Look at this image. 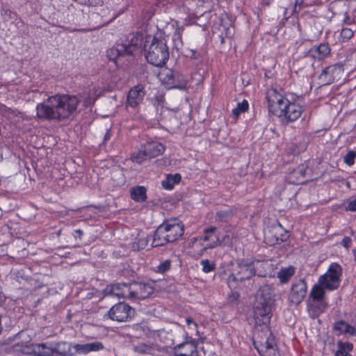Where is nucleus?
<instances>
[{
	"mask_svg": "<svg viewBox=\"0 0 356 356\" xmlns=\"http://www.w3.org/2000/svg\"><path fill=\"white\" fill-rule=\"evenodd\" d=\"M87 350L88 353L90 352H97L102 350L104 348V344L98 341L92 342V343H87Z\"/></svg>",
	"mask_w": 356,
	"mask_h": 356,
	"instance_id": "nucleus-40",
	"label": "nucleus"
},
{
	"mask_svg": "<svg viewBox=\"0 0 356 356\" xmlns=\"http://www.w3.org/2000/svg\"><path fill=\"white\" fill-rule=\"evenodd\" d=\"M342 23L344 25L350 26L355 23V19L353 17H351L348 12H346L343 14Z\"/></svg>",
	"mask_w": 356,
	"mask_h": 356,
	"instance_id": "nucleus-46",
	"label": "nucleus"
},
{
	"mask_svg": "<svg viewBox=\"0 0 356 356\" xmlns=\"http://www.w3.org/2000/svg\"><path fill=\"white\" fill-rule=\"evenodd\" d=\"M204 243H202V239H201L200 237H195L193 238L191 241V250L189 252L191 255L193 257H200L203 254L204 252H200L199 251L201 250L202 247H204Z\"/></svg>",
	"mask_w": 356,
	"mask_h": 356,
	"instance_id": "nucleus-29",
	"label": "nucleus"
},
{
	"mask_svg": "<svg viewBox=\"0 0 356 356\" xmlns=\"http://www.w3.org/2000/svg\"><path fill=\"white\" fill-rule=\"evenodd\" d=\"M290 236L287 232L280 223L268 226L264 230V242L269 246L280 244L286 241Z\"/></svg>",
	"mask_w": 356,
	"mask_h": 356,
	"instance_id": "nucleus-9",
	"label": "nucleus"
},
{
	"mask_svg": "<svg viewBox=\"0 0 356 356\" xmlns=\"http://www.w3.org/2000/svg\"><path fill=\"white\" fill-rule=\"evenodd\" d=\"M265 348H266V350L272 349V348H273V346H272V344H271V343H270L268 342V340H266V341Z\"/></svg>",
	"mask_w": 356,
	"mask_h": 356,
	"instance_id": "nucleus-54",
	"label": "nucleus"
},
{
	"mask_svg": "<svg viewBox=\"0 0 356 356\" xmlns=\"http://www.w3.org/2000/svg\"><path fill=\"white\" fill-rule=\"evenodd\" d=\"M356 154L353 150H349L348 153L343 156V162L348 166H352L355 163Z\"/></svg>",
	"mask_w": 356,
	"mask_h": 356,
	"instance_id": "nucleus-41",
	"label": "nucleus"
},
{
	"mask_svg": "<svg viewBox=\"0 0 356 356\" xmlns=\"http://www.w3.org/2000/svg\"><path fill=\"white\" fill-rule=\"evenodd\" d=\"M306 0H296V6H298L299 9H300Z\"/></svg>",
	"mask_w": 356,
	"mask_h": 356,
	"instance_id": "nucleus-52",
	"label": "nucleus"
},
{
	"mask_svg": "<svg viewBox=\"0 0 356 356\" xmlns=\"http://www.w3.org/2000/svg\"><path fill=\"white\" fill-rule=\"evenodd\" d=\"M342 273L341 265L332 262L328 266L326 272L319 277L318 282L329 291L337 290L340 286Z\"/></svg>",
	"mask_w": 356,
	"mask_h": 356,
	"instance_id": "nucleus-7",
	"label": "nucleus"
},
{
	"mask_svg": "<svg viewBox=\"0 0 356 356\" xmlns=\"http://www.w3.org/2000/svg\"><path fill=\"white\" fill-rule=\"evenodd\" d=\"M72 348L74 350V353L76 354L79 355H87L88 353V348H87V343L84 344H80V343H75L72 346Z\"/></svg>",
	"mask_w": 356,
	"mask_h": 356,
	"instance_id": "nucleus-42",
	"label": "nucleus"
},
{
	"mask_svg": "<svg viewBox=\"0 0 356 356\" xmlns=\"http://www.w3.org/2000/svg\"><path fill=\"white\" fill-rule=\"evenodd\" d=\"M147 61L156 67L164 66L169 60V49L167 42L161 35L154 36L148 49L145 50Z\"/></svg>",
	"mask_w": 356,
	"mask_h": 356,
	"instance_id": "nucleus-5",
	"label": "nucleus"
},
{
	"mask_svg": "<svg viewBox=\"0 0 356 356\" xmlns=\"http://www.w3.org/2000/svg\"><path fill=\"white\" fill-rule=\"evenodd\" d=\"M341 244L344 248L348 249L352 245V239L349 236H344L341 240Z\"/></svg>",
	"mask_w": 356,
	"mask_h": 356,
	"instance_id": "nucleus-47",
	"label": "nucleus"
},
{
	"mask_svg": "<svg viewBox=\"0 0 356 356\" xmlns=\"http://www.w3.org/2000/svg\"><path fill=\"white\" fill-rule=\"evenodd\" d=\"M133 299H145L153 293V288L149 284L143 282H134L131 283Z\"/></svg>",
	"mask_w": 356,
	"mask_h": 356,
	"instance_id": "nucleus-17",
	"label": "nucleus"
},
{
	"mask_svg": "<svg viewBox=\"0 0 356 356\" xmlns=\"http://www.w3.org/2000/svg\"><path fill=\"white\" fill-rule=\"evenodd\" d=\"M148 159L161 155L165 152V146L161 143L151 141L143 144Z\"/></svg>",
	"mask_w": 356,
	"mask_h": 356,
	"instance_id": "nucleus-19",
	"label": "nucleus"
},
{
	"mask_svg": "<svg viewBox=\"0 0 356 356\" xmlns=\"http://www.w3.org/2000/svg\"><path fill=\"white\" fill-rule=\"evenodd\" d=\"M254 347L255 348L257 349L258 353L259 354L260 356H264V351L261 348H260L259 347L257 346V345L254 343Z\"/></svg>",
	"mask_w": 356,
	"mask_h": 356,
	"instance_id": "nucleus-53",
	"label": "nucleus"
},
{
	"mask_svg": "<svg viewBox=\"0 0 356 356\" xmlns=\"http://www.w3.org/2000/svg\"><path fill=\"white\" fill-rule=\"evenodd\" d=\"M330 47L327 43H321L313 47L309 51L310 56L315 60H322L330 54Z\"/></svg>",
	"mask_w": 356,
	"mask_h": 356,
	"instance_id": "nucleus-20",
	"label": "nucleus"
},
{
	"mask_svg": "<svg viewBox=\"0 0 356 356\" xmlns=\"http://www.w3.org/2000/svg\"><path fill=\"white\" fill-rule=\"evenodd\" d=\"M190 51L191 53V55H190L191 58H192V59H197L199 58V55L197 54L196 51L191 49Z\"/></svg>",
	"mask_w": 356,
	"mask_h": 356,
	"instance_id": "nucleus-51",
	"label": "nucleus"
},
{
	"mask_svg": "<svg viewBox=\"0 0 356 356\" xmlns=\"http://www.w3.org/2000/svg\"><path fill=\"white\" fill-rule=\"evenodd\" d=\"M334 327L336 330H339L344 333H350L353 334L355 332L354 327L344 321H339L336 322Z\"/></svg>",
	"mask_w": 356,
	"mask_h": 356,
	"instance_id": "nucleus-35",
	"label": "nucleus"
},
{
	"mask_svg": "<svg viewBox=\"0 0 356 356\" xmlns=\"http://www.w3.org/2000/svg\"><path fill=\"white\" fill-rule=\"evenodd\" d=\"M327 307V304L323 301L316 302V303L307 304V309L311 318H316L319 317Z\"/></svg>",
	"mask_w": 356,
	"mask_h": 356,
	"instance_id": "nucleus-23",
	"label": "nucleus"
},
{
	"mask_svg": "<svg viewBox=\"0 0 356 356\" xmlns=\"http://www.w3.org/2000/svg\"><path fill=\"white\" fill-rule=\"evenodd\" d=\"M145 90L143 85L132 87L127 94L126 108L136 109L144 99Z\"/></svg>",
	"mask_w": 356,
	"mask_h": 356,
	"instance_id": "nucleus-13",
	"label": "nucleus"
},
{
	"mask_svg": "<svg viewBox=\"0 0 356 356\" xmlns=\"http://www.w3.org/2000/svg\"><path fill=\"white\" fill-rule=\"evenodd\" d=\"M149 238L144 233H139L131 243V248L134 251H140L148 245Z\"/></svg>",
	"mask_w": 356,
	"mask_h": 356,
	"instance_id": "nucleus-25",
	"label": "nucleus"
},
{
	"mask_svg": "<svg viewBox=\"0 0 356 356\" xmlns=\"http://www.w3.org/2000/svg\"><path fill=\"white\" fill-rule=\"evenodd\" d=\"M232 216L231 210H220L218 211L216 213V220L221 222L228 221Z\"/></svg>",
	"mask_w": 356,
	"mask_h": 356,
	"instance_id": "nucleus-37",
	"label": "nucleus"
},
{
	"mask_svg": "<svg viewBox=\"0 0 356 356\" xmlns=\"http://www.w3.org/2000/svg\"><path fill=\"white\" fill-rule=\"evenodd\" d=\"M353 254H354L355 261L356 262V250H353Z\"/></svg>",
	"mask_w": 356,
	"mask_h": 356,
	"instance_id": "nucleus-57",
	"label": "nucleus"
},
{
	"mask_svg": "<svg viewBox=\"0 0 356 356\" xmlns=\"http://www.w3.org/2000/svg\"><path fill=\"white\" fill-rule=\"evenodd\" d=\"M54 95L48 97L42 102L38 103L35 106L36 118L40 120H56L59 121L58 111L55 101L52 99Z\"/></svg>",
	"mask_w": 356,
	"mask_h": 356,
	"instance_id": "nucleus-10",
	"label": "nucleus"
},
{
	"mask_svg": "<svg viewBox=\"0 0 356 356\" xmlns=\"http://www.w3.org/2000/svg\"><path fill=\"white\" fill-rule=\"evenodd\" d=\"M133 313V309L129 305L119 302L109 309L108 316L113 321L124 322L131 318Z\"/></svg>",
	"mask_w": 356,
	"mask_h": 356,
	"instance_id": "nucleus-12",
	"label": "nucleus"
},
{
	"mask_svg": "<svg viewBox=\"0 0 356 356\" xmlns=\"http://www.w3.org/2000/svg\"><path fill=\"white\" fill-rule=\"evenodd\" d=\"M171 268V261L169 259L162 261L158 266L156 272L159 273H165L170 270Z\"/></svg>",
	"mask_w": 356,
	"mask_h": 356,
	"instance_id": "nucleus-43",
	"label": "nucleus"
},
{
	"mask_svg": "<svg viewBox=\"0 0 356 356\" xmlns=\"http://www.w3.org/2000/svg\"><path fill=\"white\" fill-rule=\"evenodd\" d=\"M344 72L343 65L337 63L324 67L318 76L319 84L321 86L330 85L338 81Z\"/></svg>",
	"mask_w": 356,
	"mask_h": 356,
	"instance_id": "nucleus-11",
	"label": "nucleus"
},
{
	"mask_svg": "<svg viewBox=\"0 0 356 356\" xmlns=\"http://www.w3.org/2000/svg\"><path fill=\"white\" fill-rule=\"evenodd\" d=\"M355 31L350 28H343L340 32V40L342 42H346L354 36Z\"/></svg>",
	"mask_w": 356,
	"mask_h": 356,
	"instance_id": "nucleus-38",
	"label": "nucleus"
},
{
	"mask_svg": "<svg viewBox=\"0 0 356 356\" xmlns=\"http://www.w3.org/2000/svg\"><path fill=\"white\" fill-rule=\"evenodd\" d=\"M307 291V282L304 280H300L293 284L289 294L291 302L295 305H299L305 298Z\"/></svg>",
	"mask_w": 356,
	"mask_h": 356,
	"instance_id": "nucleus-15",
	"label": "nucleus"
},
{
	"mask_svg": "<svg viewBox=\"0 0 356 356\" xmlns=\"http://www.w3.org/2000/svg\"><path fill=\"white\" fill-rule=\"evenodd\" d=\"M131 198L138 203H143L147 199V188L143 186H134L130 189Z\"/></svg>",
	"mask_w": 356,
	"mask_h": 356,
	"instance_id": "nucleus-22",
	"label": "nucleus"
},
{
	"mask_svg": "<svg viewBox=\"0 0 356 356\" xmlns=\"http://www.w3.org/2000/svg\"><path fill=\"white\" fill-rule=\"evenodd\" d=\"M109 133L108 131L105 134L104 136V140H108L109 139Z\"/></svg>",
	"mask_w": 356,
	"mask_h": 356,
	"instance_id": "nucleus-56",
	"label": "nucleus"
},
{
	"mask_svg": "<svg viewBox=\"0 0 356 356\" xmlns=\"http://www.w3.org/2000/svg\"><path fill=\"white\" fill-rule=\"evenodd\" d=\"M202 267V271L205 273H209L214 271L216 269V264L214 262L210 261L209 259H203L200 261Z\"/></svg>",
	"mask_w": 356,
	"mask_h": 356,
	"instance_id": "nucleus-39",
	"label": "nucleus"
},
{
	"mask_svg": "<svg viewBox=\"0 0 356 356\" xmlns=\"http://www.w3.org/2000/svg\"><path fill=\"white\" fill-rule=\"evenodd\" d=\"M297 8H298V6H296V3L294 2V6H293V9L292 15L298 14L299 10H297Z\"/></svg>",
	"mask_w": 356,
	"mask_h": 356,
	"instance_id": "nucleus-55",
	"label": "nucleus"
},
{
	"mask_svg": "<svg viewBox=\"0 0 356 356\" xmlns=\"http://www.w3.org/2000/svg\"><path fill=\"white\" fill-rule=\"evenodd\" d=\"M130 159L132 162L138 164L142 163L143 161L148 159L145 149L143 145H140V147L137 151L131 154Z\"/></svg>",
	"mask_w": 356,
	"mask_h": 356,
	"instance_id": "nucleus-31",
	"label": "nucleus"
},
{
	"mask_svg": "<svg viewBox=\"0 0 356 356\" xmlns=\"http://www.w3.org/2000/svg\"><path fill=\"white\" fill-rule=\"evenodd\" d=\"M305 175L306 168L304 165H300L289 172L286 176V179L291 184H302L305 183Z\"/></svg>",
	"mask_w": 356,
	"mask_h": 356,
	"instance_id": "nucleus-18",
	"label": "nucleus"
},
{
	"mask_svg": "<svg viewBox=\"0 0 356 356\" xmlns=\"http://www.w3.org/2000/svg\"><path fill=\"white\" fill-rule=\"evenodd\" d=\"M346 209L350 211H356V197L348 202Z\"/></svg>",
	"mask_w": 356,
	"mask_h": 356,
	"instance_id": "nucleus-48",
	"label": "nucleus"
},
{
	"mask_svg": "<svg viewBox=\"0 0 356 356\" xmlns=\"http://www.w3.org/2000/svg\"><path fill=\"white\" fill-rule=\"evenodd\" d=\"M184 28L183 26L177 27L173 35V42L177 49L181 48L183 46L182 42V33Z\"/></svg>",
	"mask_w": 356,
	"mask_h": 356,
	"instance_id": "nucleus-36",
	"label": "nucleus"
},
{
	"mask_svg": "<svg viewBox=\"0 0 356 356\" xmlns=\"http://www.w3.org/2000/svg\"><path fill=\"white\" fill-rule=\"evenodd\" d=\"M253 312L256 325H266L270 323L272 315L268 305L261 303L254 308Z\"/></svg>",
	"mask_w": 356,
	"mask_h": 356,
	"instance_id": "nucleus-16",
	"label": "nucleus"
},
{
	"mask_svg": "<svg viewBox=\"0 0 356 356\" xmlns=\"http://www.w3.org/2000/svg\"><path fill=\"white\" fill-rule=\"evenodd\" d=\"M83 231L81 229H78L74 230V236L75 238H79L81 239L82 236H83Z\"/></svg>",
	"mask_w": 356,
	"mask_h": 356,
	"instance_id": "nucleus-50",
	"label": "nucleus"
},
{
	"mask_svg": "<svg viewBox=\"0 0 356 356\" xmlns=\"http://www.w3.org/2000/svg\"><path fill=\"white\" fill-rule=\"evenodd\" d=\"M216 231V227L215 226L204 229L202 236L199 237L202 239V243H204L205 246L202 247L201 250H199L200 253L205 252L208 249L214 248L219 245V238Z\"/></svg>",
	"mask_w": 356,
	"mask_h": 356,
	"instance_id": "nucleus-14",
	"label": "nucleus"
},
{
	"mask_svg": "<svg viewBox=\"0 0 356 356\" xmlns=\"http://www.w3.org/2000/svg\"><path fill=\"white\" fill-rule=\"evenodd\" d=\"M173 79L175 81V85L172 86V88H179V89H186L187 86L188 81L185 76L179 73L175 72Z\"/></svg>",
	"mask_w": 356,
	"mask_h": 356,
	"instance_id": "nucleus-34",
	"label": "nucleus"
},
{
	"mask_svg": "<svg viewBox=\"0 0 356 356\" xmlns=\"http://www.w3.org/2000/svg\"><path fill=\"white\" fill-rule=\"evenodd\" d=\"M71 344L67 342L56 343L53 347L49 348L46 344L38 343L26 345L22 343L14 345L15 352L21 353V356L47 355L51 354L54 356H70Z\"/></svg>",
	"mask_w": 356,
	"mask_h": 356,
	"instance_id": "nucleus-4",
	"label": "nucleus"
},
{
	"mask_svg": "<svg viewBox=\"0 0 356 356\" xmlns=\"http://www.w3.org/2000/svg\"><path fill=\"white\" fill-rule=\"evenodd\" d=\"M186 323L188 327H191V325H193L195 328H197V324L191 318H187L186 319Z\"/></svg>",
	"mask_w": 356,
	"mask_h": 356,
	"instance_id": "nucleus-49",
	"label": "nucleus"
},
{
	"mask_svg": "<svg viewBox=\"0 0 356 356\" xmlns=\"http://www.w3.org/2000/svg\"><path fill=\"white\" fill-rule=\"evenodd\" d=\"M184 232L183 223L177 218L165 220L154 231L153 247H159L177 241Z\"/></svg>",
	"mask_w": 356,
	"mask_h": 356,
	"instance_id": "nucleus-3",
	"label": "nucleus"
},
{
	"mask_svg": "<svg viewBox=\"0 0 356 356\" xmlns=\"http://www.w3.org/2000/svg\"><path fill=\"white\" fill-rule=\"evenodd\" d=\"M152 350V347L150 345L143 343L135 346V351L141 354L149 353Z\"/></svg>",
	"mask_w": 356,
	"mask_h": 356,
	"instance_id": "nucleus-44",
	"label": "nucleus"
},
{
	"mask_svg": "<svg viewBox=\"0 0 356 356\" xmlns=\"http://www.w3.org/2000/svg\"><path fill=\"white\" fill-rule=\"evenodd\" d=\"M232 268L230 275L228 277V282H238L250 279L255 275L254 264L248 260L241 259L236 263L232 264Z\"/></svg>",
	"mask_w": 356,
	"mask_h": 356,
	"instance_id": "nucleus-8",
	"label": "nucleus"
},
{
	"mask_svg": "<svg viewBox=\"0 0 356 356\" xmlns=\"http://www.w3.org/2000/svg\"><path fill=\"white\" fill-rule=\"evenodd\" d=\"M249 110V103L247 99H243L241 102H238L235 108L232 110V114L235 119H238L239 116Z\"/></svg>",
	"mask_w": 356,
	"mask_h": 356,
	"instance_id": "nucleus-33",
	"label": "nucleus"
},
{
	"mask_svg": "<svg viewBox=\"0 0 356 356\" xmlns=\"http://www.w3.org/2000/svg\"><path fill=\"white\" fill-rule=\"evenodd\" d=\"M295 269L293 266L288 268H282L277 273V277L279 278L281 283H287L291 277L294 275Z\"/></svg>",
	"mask_w": 356,
	"mask_h": 356,
	"instance_id": "nucleus-32",
	"label": "nucleus"
},
{
	"mask_svg": "<svg viewBox=\"0 0 356 356\" xmlns=\"http://www.w3.org/2000/svg\"><path fill=\"white\" fill-rule=\"evenodd\" d=\"M81 5H88L92 6H101L104 0H73Z\"/></svg>",
	"mask_w": 356,
	"mask_h": 356,
	"instance_id": "nucleus-45",
	"label": "nucleus"
},
{
	"mask_svg": "<svg viewBox=\"0 0 356 356\" xmlns=\"http://www.w3.org/2000/svg\"><path fill=\"white\" fill-rule=\"evenodd\" d=\"M325 290L326 289L322 284L318 282V284H316L313 286L309 293V298L312 299L314 302L323 301L325 294Z\"/></svg>",
	"mask_w": 356,
	"mask_h": 356,
	"instance_id": "nucleus-27",
	"label": "nucleus"
},
{
	"mask_svg": "<svg viewBox=\"0 0 356 356\" xmlns=\"http://www.w3.org/2000/svg\"><path fill=\"white\" fill-rule=\"evenodd\" d=\"M197 1L201 3H204V2L207 1L208 0H197Z\"/></svg>",
	"mask_w": 356,
	"mask_h": 356,
	"instance_id": "nucleus-58",
	"label": "nucleus"
},
{
	"mask_svg": "<svg viewBox=\"0 0 356 356\" xmlns=\"http://www.w3.org/2000/svg\"><path fill=\"white\" fill-rule=\"evenodd\" d=\"M144 46L143 35L140 33L134 34L128 44L116 43L108 49L106 56L118 67H122L127 66L134 60V55L140 52Z\"/></svg>",
	"mask_w": 356,
	"mask_h": 356,
	"instance_id": "nucleus-2",
	"label": "nucleus"
},
{
	"mask_svg": "<svg viewBox=\"0 0 356 356\" xmlns=\"http://www.w3.org/2000/svg\"><path fill=\"white\" fill-rule=\"evenodd\" d=\"M338 350L335 353V356H351L350 352L353 349V344L350 342H343L341 341L337 343Z\"/></svg>",
	"mask_w": 356,
	"mask_h": 356,
	"instance_id": "nucleus-30",
	"label": "nucleus"
},
{
	"mask_svg": "<svg viewBox=\"0 0 356 356\" xmlns=\"http://www.w3.org/2000/svg\"><path fill=\"white\" fill-rule=\"evenodd\" d=\"M266 99L268 113L286 124L296 122L304 111V106L299 101L288 99L274 88L266 90Z\"/></svg>",
	"mask_w": 356,
	"mask_h": 356,
	"instance_id": "nucleus-1",
	"label": "nucleus"
},
{
	"mask_svg": "<svg viewBox=\"0 0 356 356\" xmlns=\"http://www.w3.org/2000/svg\"><path fill=\"white\" fill-rule=\"evenodd\" d=\"M174 73L175 72L173 70L165 68L159 73L158 77L166 87L172 88V86L175 85L173 79Z\"/></svg>",
	"mask_w": 356,
	"mask_h": 356,
	"instance_id": "nucleus-24",
	"label": "nucleus"
},
{
	"mask_svg": "<svg viewBox=\"0 0 356 356\" xmlns=\"http://www.w3.org/2000/svg\"><path fill=\"white\" fill-rule=\"evenodd\" d=\"M52 99L56 103L59 121L67 120L76 113L81 102L78 96L69 94H56Z\"/></svg>",
	"mask_w": 356,
	"mask_h": 356,
	"instance_id": "nucleus-6",
	"label": "nucleus"
},
{
	"mask_svg": "<svg viewBox=\"0 0 356 356\" xmlns=\"http://www.w3.org/2000/svg\"><path fill=\"white\" fill-rule=\"evenodd\" d=\"M131 283H118L113 285V291L119 298L133 299V292L131 289Z\"/></svg>",
	"mask_w": 356,
	"mask_h": 356,
	"instance_id": "nucleus-21",
	"label": "nucleus"
},
{
	"mask_svg": "<svg viewBox=\"0 0 356 356\" xmlns=\"http://www.w3.org/2000/svg\"><path fill=\"white\" fill-rule=\"evenodd\" d=\"M176 349L179 350L181 348L184 349V352H181L177 355V356H194L197 355V346L193 342H185L177 345L175 347Z\"/></svg>",
	"mask_w": 356,
	"mask_h": 356,
	"instance_id": "nucleus-26",
	"label": "nucleus"
},
{
	"mask_svg": "<svg viewBox=\"0 0 356 356\" xmlns=\"http://www.w3.org/2000/svg\"><path fill=\"white\" fill-rule=\"evenodd\" d=\"M181 180L180 174L168 175L166 179L161 182L162 187L165 190H172L175 184H178Z\"/></svg>",
	"mask_w": 356,
	"mask_h": 356,
	"instance_id": "nucleus-28",
	"label": "nucleus"
}]
</instances>
